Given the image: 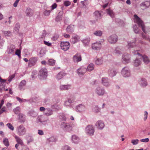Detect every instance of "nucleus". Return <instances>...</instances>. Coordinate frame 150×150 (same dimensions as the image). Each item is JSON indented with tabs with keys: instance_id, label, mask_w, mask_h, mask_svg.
<instances>
[{
	"instance_id": "1",
	"label": "nucleus",
	"mask_w": 150,
	"mask_h": 150,
	"mask_svg": "<svg viewBox=\"0 0 150 150\" xmlns=\"http://www.w3.org/2000/svg\"><path fill=\"white\" fill-rule=\"evenodd\" d=\"M134 22L137 23L139 26L141 27L142 30L144 33H146V31L145 29V26L143 21L136 15H134Z\"/></svg>"
},
{
	"instance_id": "2",
	"label": "nucleus",
	"mask_w": 150,
	"mask_h": 150,
	"mask_svg": "<svg viewBox=\"0 0 150 150\" xmlns=\"http://www.w3.org/2000/svg\"><path fill=\"white\" fill-rule=\"evenodd\" d=\"M16 131L18 134L19 136L24 135L25 134L26 132V128L22 125L17 127Z\"/></svg>"
},
{
	"instance_id": "3",
	"label": "nucleus",
	"mask_w": 150,
	"mask_h": 150,
	"mask_svg": "<svg viewBox=\"0 0 150 150\" xmlns=\"http://www.w3.org/2000/svg\"><path fill=\"white\" fill-rule=\"evenodd\" d=\"M121 74L125 77H128L130 76L131 73L129 68L127 67H124L121 71Z\"/></svg>"
},
{
	"instance_id": "4",
	"label": "nucleus",
	"mask_w": 150,
	"mask_h": 150,
	"mask_svg": "<svg viewBox=\"0 0 150 150\" xmlns=\"http://www.w3.org/2000/svg\"><path fill=\"white\" fill-rule=\"evenodd\" d=\"M39 76L40 79H43L47 76V70L45 68L41 69L39 71Z\"/></svg>"
},
{
	"instance_id": "5",
	"label": "nucleus",
	"mask_w": 150,
	"mask_h": 150,
	"mask_svg": "<svg viewBox=\"0 0 150 150\" xmlns=\"http://www.w3.org/2000/svg\"><path fill=\"white\" fill-rule=\"evenodd\" d=\"M87 134L89 135H93L94 132V128L91 125H88L86 128Z\"/></svg>"
},
{
	"instance_id": "6",
	"label": "nucleus",
	"mask_w": 150,
	"mask_h": 150,
	"mask_svg": "<svg viewBox=\"0 0 150 150\" xmlns=\"http://www.w3.org/2000/svg\"><path fill=\"white\" fill-rule=\"evenodd\" d=\"M61 127L64 130L68 131L72 130L73 129L71 125L66 123H63L61 124Z\"/></svg>"
},
{
	"instance_id": "7",
	"label": "nucleus",
	"mask_w": 150,
	"mask_h": 150,
	"mask_svg": "<svg viewBox=\"0 0 150 150\" xmlns=\"http://www.w3.org/2000/svg\"><path fill=\"white\" fill-rule=\"evenodd\" d=\"M61 47L64 51H67L69 49L70 47V43L67 42H61L60 44Z\"/></svg>"
},
{
	"instance_id": "8",
	"label": "nucleus",
	"mask_w": 150,
	"mask_h": 150,
	"mask_svg": "<svg viewBox=\"0 0 150 150\" xmlns=\"http://www.w3.org/2000/svg\"><path fill=\"white\" fill-rule=\"evenodd\" d=\"M95 93L98 96H103L105 93L104 89L100 87L96 88L95 90Z\"/></svg>"
},
{
	"instance_id": "9",
	"label": "nucleus",
	"mask_w": 150,
	"mask_h": 150,
	"mask_svg": "<svg viewBox=\"0 0 150 150\" xmlns=\"http://www.w3.org/2000/svg\"><path fill=\"white\" fill-rule=\"evenodd\" d=\"M134 54H138V57H142L143 59V61L144 63L146 64H148L150 62V60L148 57L145 55L142 56L140 54L138 53V52L137 51H135V53Z\"/></svg>"
},
{
	"instance_id": "10",
	"label": "nucleus",
	"mask_w": 150,
	"mask_h": 150,
	"mask_svg": "<svg viewBox=\"0 0 150 150\" xmlns=\"http://www.w3.org/2000/svg\"><path fill=\"white\" fill-rule=\"evenodd\" d=\"M117 40V37L115 34L111 35L109 37L108 39L109 42L111 43H114L116 42Z\"/></svg>"
},
{
	"instance_id": "11",
	"label": "nucleus",
	"mask_w": 150,
	"mask_h": 150,
	"mask_svg": "<svg viewBox=\"0 0 150 150\" xmlns=\"http://www.w3.org/2000/svg\"><path fill=\"white\" fill-rule=\"evenodd\" d=\"M101 47V43L100 41L94 43L92 44V49L94 50H99Z\"/></svg>"
},
{
	"instance_id": "12",
	"label": "nucleus",
	"mask_w": 150,
	"mask_h": 150,
	"mask_svg": "<svg viewBox=\"0 0 150 150\" xmlns=\"http://www.w3.org/2000/svg\"><path fill=\"white\" fill-rule=\"evenodd\" d=\"M130 55L128 54H125L122 56V61L124 63H128L130 62Z\"/></svg>"
},
{
	"instance_id": "13",
	"label": "nucleus",
	"mask_w": 150,
	"mask_h": 150,
	"mask_svg": "<svg viewBox=\"0 0 150 150\" xmlns=\"http://www.w3.org/2000/svg\"><path fill=\"white\" fill-rule=\"evenodd\" d=\"M150 6V2L146 1L140 4V6L143 9H145L148 8Z\"/></svg>"
},
{
	"instance_id": "14",
	"label": "nucleus",
	"mask_w": 150,
	"mask_h": 150,
	"mask_svg": "<svg viewBox=\"0 0 150 150\" xmlns=\"http://www.w3.org/2000/svg\"><path fill=\"white\" fill-rule=\"evenodd\" d=\"M96 126L100 129H102L104 127V124L102 121L99 120L96 124Z\"/></svg>"
},
{
	"instance_id": "15",
	"label": "nucleus",
	"mask_w": 150,
	"mask_h": 150,
	"mask_svg": "<svg viewBox=\"0 0 150 150\" xmlns=\"http://www.w3.org/2000/svg\"><path fill=\"white\" fill-rule=\"evenodd\" d=\"M86 71V69L83 67H81L77 70L78 73L79 75H82Z\"/></svg>"
},
{
	"instance_id": "16",
	"label": "nucleus",
	"mask_w": 150,
	"mask_h": 150,
	"mask_svg": "<svg viewBox=\"0 0 150 150\" xmlns=\"http://www.w3.org/2000/svg\"><path fill=\"white\" fill-rule=\"evenodd\" d=\"M18 120L21 123H23L25 121V116L23 114L19 113L18 115Z\"/></svg>"
},
{
	"instance_id": "17",
	"label": "nucleus",
	"mask_w": 150,
	"mask_h": 150,
	"mask_svg": "<svg viewBox=\"0 0 150 150\" xmlns=\"http://www.w3.org/2000/svg\"><path fill=\"white\" fill-rule=\"evenodd\" d=\"M33 10L30 8H28L26 10L25 13L27 16H32L33 15Z\"/></svg>"
},
{
	"instance_id": "18",
	"label": "nucleus",
	"mask_w": 150,
	"mask_h": 150,
	"mask_svg": "<svg viewBox=\"0 0 150 150\" xmlns=\"http://www.w3.org/2000/svg\"><path fill=\"white\" fill-rule=\"evenodd\" d=\"M140 85L142 87H144L147 85V83L146 79H141L139 81Z\"/></svg>"
},
{
	"instance_id": "19",
	"label": "nucleus",
	"mask_w": 150,
	"mask_h": 150,
	"mask_svg": "<svg viewBox=\"0 0 150 150\" xmlns=\"http://www.w3.org/2000/svg\"><path fill=\"white\" fill-rule=\"evenodd\" d=\"M66 75V74L63 71H61L56 76L57 79L59 80L62 78Z\"/></svg>"
},
{
	"instance_id": "20",
	"label": "nucleus",
	"mask_w": 150,
	"mask_h": 150,
	"mask_svg": "<svg viewBox=\"0 0 150 150\" xmlns=\"http://www.w3.org/2000/svg\"><path fill=\"white\" fill-rule=\"evenodd\" d=\"M81 57L79 55L76 54L73 57V60L75 62H78L81 61Z\"/></svg>"
},
{
	"instance_id": "21",
	"label": "nucleus",
	"mask_w": 150,
	"mask_h": 150,
	"mask_svg": "<svg viewBox=\"0 0 150 150\" xmlns=\"http://www.w3.org/2000/svg\"><path fill=\"white\" fill-rule=\"evenodd\" d=\"M102 84L105 86H108L110 85L108 80L107 78H102Z\"/></svg>"
},
{
	"instance_id": "22",
	"label": "nucleus",
	"mask_w": 150,
	"mask_h": 150,
	"mask_svg": "<svg viewBox=\"0 0 150 150\" xmlns=\"http://www.w3.org/2000/svg\"><path fill=\"white\" fill-rule=\"evenodd\" d=\"M72 140L73 142L76 144L77 143L80 141L79 138L75 135H73L72 137Z\"/></svg>"
},
{
	"instance_id": "23",
	"label": "nucleus",
	"mask_w": 150,
	"mask_h": 150,
	"mask_svg": "<svg viewBox=\"0 0 150 150\" xmlns=\"http://www.w3.org/2000/svg\"><path fill=\"white\" fill-rule=\"evenodd\" d=\"M103 58L102 57H100L96 59L95 63L97 65H100L103 63Z\"/></svg>"
},
{
	"instance_id": "24",
	"label": "nucleus",
	"mask_w": 150,
	"mask_h": 150,
	"mask_svg": "<svg viewBox=\"0 0 150 150\" xmlns=\"http://www.w3.org/2000/svg\"><path fill=\"white\" fill-rule=\"evenodd\" d=\"M37 60V58L36 57L31 58L29 60V64L33 65L36 62Z\"/></svg>"
},
{
	"instance_id": "25",
	"label": "nucleus",
	"mask_w": 150,
	"mask_h": 150,
	"mask_svg": "<svg viewBox=\"0 0 150 150\" xmlns=\"http://www.w3.org/2000/svg\"><path fill=\"white\" fill-rule=\"evenodd\" d=\"M77 110L78 111L81 112L85 110V107L82 105H80L76 107Z\"/></svg>"
},
{
	"instance_id": "26",
	"label": "nucleus",
	"mask_w": 150,
	"mask_h": 150,
	"mask_svg": "<svg viewBox=\"0 0 150 150\" xmlns=\"http://www.w3.org/2000/svg\"><path fill=\"white\" fill-rule=\"evenodd\" d=\"M74 99L73 98H69L68 101H66L65 102L64 105L66 106H68L71 103L74 102Z\"/></svg>"
},
{
	"instance_id": "27",
	"label": "nucleus",
	"mask_w": 150,
	"mask_h": 150,
	"mask_svg": "<svg viewBox=\"0 0 150 150\" xmlns=\"http://www.w3.org/2000/svg\"><path fill=\"white\" fill-rule=\"evenodd\" d=\"M44 113L46 115L49 116L52 114V111L50 109L47 108L46 109Z\"/></svg>"
},
{
	"instance_id": "28",
	"label": "nucleus",
	"mask_w": 150,
	"mask_h": 150,
	"mask_svg": "<svg viewBox=\"0 0 150 150\" xmlns=\"http://www.w3.org/2000/svg\"><path fill=\"white\" fill-rule=\"evenodd\" d=\"M71 86L69 85H62L60 86V88L61 90H68L70 88Z\"/></svg>"
},
{
	"instance_id": "29",
	"label": "nucleus",
	"mask_w": 150,
	"mask_h": 150,
	"mask_svg": "<svg viewBox=\"0 0 150 150\" xmlns=\"http://www.w3.org/2000/svg\"><path fill=\"white\" fill-rule=\"evenodd\" d=\"M141 63V61L139 58L136 59L134 62V65L135 66L137 67Z\"/></svg>"
},
{
	"instance_id": "30",
	"label": "nucleus",
	"mask_w": 150,
	"mask_h": 150,
	"mask_svg": "<svg viewBox=\"0 0 150 150\" xmlns=\"http://www.w3.org/2000/svg\"><path fill=\"white\" fill-rule=\"evenodd\" d=\"M94 69V65L93 64L91 63L88 65L86 69V71H91L93 70Z\"/></svg>"
},
{
	"instance_id": "31",
	"label": "nucleus",
	"mask_w": 150,
	"mask_h": 150,
	"mask_svg": "<svg viewBox=\"0 0 150 150\" xmlns=\"http://www.w3.org/2000/svg\"><path fill=\"white\" fill-rule=\"evenodd\" d=\"M74 29V26L73 25H70L68 26L67 28V30L69 32H72Z\"/></svg>"
},
{
	"instance_id": "32",
	"label": "nucleus",
	"mask_w": 150,
	"mask_h": 150,
	"mask_svg": "<svg viewBox=\"0 0 150 150\" xmlns=\"http://www.w3.org/2000/svg\"><path fill=\"white\" fill-rule=\"evenodd\" d=\"M3 34L5 36L10 37L12 35V33L10 31H3Z\"/></svg>"
},
{
	"instance_id": "33",
	"label": "nucleus",
	"mask_w": 150,
	"mask_h": 150,
	"mask_svg": "<svg viewBox=\"0 0 150 150\" xmlns=\"http://www.w3.org/2000/svg\"><path fill=\"white\" fill-rule=\"evenodd\" d=\"M15 138L16 141L18 144L21 145H22L23 144V142L22 140L19 137L17 136H16L15 137Z\"/></svg>"
},
{
	"instance_id": "34",
	"label": "nucleus",
	"mask_w": 150,
	"mask_h": 150,
	"mask_svg": "<svg viewBox=\"0 0 150 150\" xmlns=\"http://www.w3.org/2000/svg\"><path fill=\"white\" fill-rule=\"evenodd\" d=\"M26 82L25 80L22 81L19 85V88L21 90L23 89V87L25 86L26 84Z\"/></svg>"
},
{
	"instance_id": "35",
	"label": "nucleus",
	"mask_w": 150,
	"mask_h": 150,
	"mask_svg": "<svg viewBox=\"0 0 150 150\" xmlns=\"http://www.w3.org/2000/svg\"><path fill=\"white\" fill-rule=\"evenodd\" d=\"M106 12L112 17H114V13L110 9H107L106 10Z\"/></svg>"
},
{
	"instance_id": "36",
	"label": "nucleus",
	"mask_w": 150,
	"mask_h": 150,
	"mask_svg": "<svg viewBox=\"0 0 150 150\" xmlns=\"http://www.w3.org/2000/svg\"><path fill=\"white\" fill-rule=\"evenodd\" d=\"M55 60L52 59H50L48 60V63L49 65L52 66H53L55 63Z\"/></svg>"
},
{
	"instance_id": "37",
	"label": "nucleus",
	"mask_w": 150,
	"mask_h": 150,
	"mask_svg": "<svg viewBox=\"0 0 150 150\" xmlns=\"http://www.w3.org/2000/svg\"><path fill=\"white\" fill-rule=\"evenodd\" d=\"M102 32L100 30H97L93 34L96 36H100L102 35Z\"/></svg>"
},
{
	"instance_id": "38",
	"label": "nucleus",
	"mask_w": 150,
	"mask_h": 150,
	"mask_svg": "<svg viewBox=\"0 0 150 150\" xmlns=\"http://www.w3.org/2000/svg\"><path fill=\"white\" fill-rule=\"evenodd\" d=\"M15 49V47L13 45L12 46L9 50L8 53L9 54H11L12 53H13Z\"/></svg>"
},
{
	"instance_id": "39",
	"label": "nucleus",
	"mask_w": 150,
	"mask_h": 150,
	"mask_svg": "<svg viewBox=\"0 0 150 150\" xmlns=\"http://www.w3.org/2000/svg\"><path fill=\"white\" fill-rule=\"evenodd\" d=\"M3 143L6 146H8L9 145V142L7 138H5L3 140Z\"/></svg>"
},
{
	"instance_id": "40",
	"label": "nucleus",
	"mask_w": 150,
	"mask_h": 150,
	"mask_svg": "<svg viewBox=\"0 0 150 150\" xmlns=\"http://www.w3.org/2000/svg\"><path fill=\"white\" fill-rule=\"evenodd\" d=\"M59 118L61 120L63 121H65L66 119V118L65 115L62 113L60 114Z\"/></svg>"
},
{
	"instance_id": "41",
	"label": "nucleus",
	"mask_w": 150,
	"mask_h": 150,
	"mask_svg": "<svg viewBox=\"0 0 150 150\" xmlns=\"http://www.w3.org/2000/svg\"><path fill=\"white\" fill-rule=\"evenodd\" d=\"M135 43L134 42H129L128 43L127 47L128 48L132 47L135 45Z\"/></svg>"
},
{
	"instance_id": "42",
	"label": "nucleus",
	"mask_w": 150,
	"mask_h": 150,
	"mask_svg": "<svg viewBox=\"0 0 150 150\" xmlns=\"http://www.w3.org/2000/svg\"><path fill=\"white\" fill-rule=\"evenodd\" d=\"M20 110V108L19 107H17L13 110V111L16 114H18Z\"/></svg>"
},
{
	"instance_id": "43",
	"label": "nucleus",
	"mask_w": 150,
	"mask_h": 150,
	"mask_svg": "<svg viewBox=\"0 0 150 150\" xmlns=\"http://www.w3.org/2000/svg\"><path fill=\"white\" fill-rule=\"evenodd\" d=\"M139 141V140L138 139H132L131 141V143L133 145H135L138 144Z\"/></svg>"
},
{
	"instance_id": "44",
	"label": "nucleus",
	"mask_w": 150,
	"mask_h": 150,
	"mask_svg": "<svg viewBox=\"0 0 150 150\" xmlns=\"http://www.w3.org/2000/svg\"><path fill=\"white\" fill-rule=\"evenodd\" d=\"M6 125L12 131L14 129V127L11 123H8Z\"/></svg>"
},
{
	"instance_id": "45",
	"label": "nucleus",
	"mask_w": 150,
	"mask_h": 150,
	"mask_svg": "<svg viewBox=\"0 0 150 150\" xmlns=\"http://www.w3.org/2000/svg\"><path fill=\"white\" fill-rule=\"evenodd\" d=\"M51 11H48L47 10H46L44 11V14L45 16H49L50 14V13Z\"/></svg>"
},
{
	"instance_id": "46",
	"label": "nucleus",
	"mask_w": 150,
	"mask_h": 150,
	"mask_svg": "<svg viewBox=\"0 0 150 150\" xmlns=\"http://www.w3.org/2000/svg\"><path fill=\"white\" fill-rule=\"evenodd\" d=\"M133 29L134 32L136 33H139V30L136 25H134L133 26Z\"/></svg>"
},
{
	"instance_id": "47",
	"label": "nucleus",
	"mask_w": 150,
	"mask_h": 150,
	"mask_svg": "<svg viewBox=\"0 0 150 150\" xmlns=\"http://www.w3.org/2000/svg\"><path fill=\"white\" fill-rule=\"evenodd\" d=\"M94 14L97 17H100L101 16V13H100L98 11H96L94 12Z\"/></svg>"
},
{
	"instance_id": "48",
	"label": "nucleus",
	"mask_w": 150,
	"mask_h": 150,
	"mask_svg": "<svg viewBox=\"0 0 150 150\" xmlns=\"http://www.w3.org/2000/svg\"><path fill=\"white\" fill-rule=\"evenodd\" d=\"M43 117L42 116H40L38 117L37 120L38 122H42Z\"/></svg>"
},
{
	"instance_id": "49",
	"label": "nucleus",
	"mask_w": 150,
	"mask_h": 150,
	"mask_svg": "<svg viewBox=\"0 0 150 150\" xmlns=\"http://www.w3.org/2000/svg\"><path fill=\"white\" fill-rule=\"evenodd\" d=\"M16 99L17 100L19 101V102L21 103V102H25L26 101V100L25 99H21L20 98L18 97H16Z\"/></svg>"
},
{
	"instance_id": "50",
	"label": "nucleus",
	"mask_w": 150,
	"mask_h": 150,
	"mask_svg": "<svg viewBox=\"0 0 150 150\" xmlns=\"http://www.w3.org/2000/svg\"><path fill=\"white\" fill-rule=\"evenodd\" d=\"M5 90V86L3 84L1 83L0 84V92H2Z\"/></svg>"
},
{
	"instance_id": "51",
	"label": "nucleus",
	"mask_w": 150,
	"mask_h": 150,
	"mask_svg": "<svg viewBox=\"0 0 150 150\" xmlns=\"http://www.w3.org/2000/svg\"><path fill=\"white\" fill-rule=\"evenodd\" d=\"M149 141V139L148 138H146L142 139L140 140V141L143 142H147Z\"/></svg>"
},
{
	"instance_id": "52",
	"label": "nucleus",
	"mask_w": 150,
	"mask_h": 150,
	"mask_svg": "<svg viewBox=\"0 0 150 150\" xmlns=\"http://www.w3.org/2000/svg\"><path fill=\"white\" fill-rule=\"evenodd\" d=\"M62 20V17L58 15L56 18V21L57 22L59 21Z\"/></svg>"
},
{
	"instance_id": "53",
	"label": "nucleus",
	"mask_w": 150,
	"mask_h": 150,
	"mask_svg": "<svg viewBox=\"0 0 150 150\" xmlns=\"http://www.w3.org/2000/svg\"><path fill=\"white\" fill-rule=\"evenodd\" d=\"M71 4V2L69 1H65L64 3V5L66 6H69Z\"/></svg>"
},
{
	"instance_id": "54",
	"label": "nucleus",
	"mask_w": 150,
	"mask_h": 150,
	"mask_svg": "<svg viewBox=\"0 0 150 150\" xmlns=\"http://www.w3.org/2000/svg\"><path fill=\"white\" fill-rule=\"evenodd\" d=\"M148 115V112L146 111L144 112V120L145 121L147 119Z\"/></svg>"
},
{
	"instance_id": "55",
	"label": "nucleus",
	"mask_w": 150,
	"mask_h": 150,
	"mask_svg": "<svg viewBox=\"0 0 150 150\" xmlns=\"http://www.w3.org/2000/svg\"><path fill=\"white\" fill-rule=\"evenodd\" d=\"M21 53V51L19 50H16L15 54L19 57L20 56Z\"/></svg>"
},
{
	"instance_id": "56",
	"label": "nucleus",
	"mask_w": 150,
	"mask_h": 150,
	"mask_svg": "<svg viewBox=\"0 0 150 150\" xmlns=\"http://www.w3.org/2000/svg\"><path fill=\"white\" fill-rule=\"evenodd\" d=\"M78 40V38L77 37H74L72 39V41L74 43L77 42Z\"/></svg>"
},
{
	"instance_id": "57",
	"label": "nucleus",
	"mask_w": 150,
	"mask_h": 150,
	"mask_svg": "<svg viewBox=\"0 0 150 150\" xmlns=\"http://www.w3.org/2000/svg\"><path fill=\"white\" fill-rule=\"evenodd\" d=\"M15 77V75H11L9 77V78H8V81L10 82L11 81V80H12V79L14 78V77Z\"/></svg>"
},
{
	"instance_id": "58",
	"label": "nucleus",
	"mask_w": 150,
	"mask_h": 150,
	"mask_svg": "<svg viewBox=\"0 0 150 150\" xmlns=\"http://www.w3.org/2000/svg\"><path fill=\"white\" fill-rule=\"evenodd\" d=\"M62 150H70V149L69 146H65L62 147Z\"/></svg>"
},
{
	"instance_id": "59",
	"label": "nucleus",
	"mask_w": 150,
	"mask_h": 150,
	"mask_svg": "<svg viewBox=\"0 0 150 150\" xmlns=\"http://www.w3.org/2000/svg\"><path fill=\"white\" fill-rule=\"evenodd\" d=\"M6 110V108L5 107H3L0 111V114Z\"/></svg>"
},
{
	"instance_id": "60",
	"label": "nucleus",
	"mask_w": 150,
	"mask_h": 150,
	"mask_svg": "<svg viewBox=\"0 0 150 150\" xmlns=\"http://www.w3.org/2000/svg\"><path fill=\"white\" fill-rule=\"evenodd\" d=\"M57 5L56 3L54 4L51 6L52 10L55 8L57 7Z\"/></svg>"
},
{
	"instance_id": "61",
	"label": "nucleus",
	"mask_w": 150,
	"mask_h": 150,
	"mask_svg": "<svg viewBox=\"0 0 150 150\" xmlns=\"http://www.w3.org/2000/svg\"><path fill=\"white\" fill-rule=\"evenodd\" d=\"M19 28V25L18 24H16V26L14 30L17 31V32H18V29Z\"/></svg>"
},
{
	"instance_id": "62",
	"label": "nucleus",
	"mask_w": 150,
	"mask_h": 150,
	"mask_svg": "<svg viewBox=\"0 0 150 150\" xmlns=\"http://www.w3.org/2000/svg\"><path fill=\"white\" fill-rule=\"evenodd\" d=\"M44 43L46 45L48 46H50L51 45V43L49 42L44 41Z\"/></svg>"
},
{
	"instance_id": "63",
	"label": "nucleus",
	"mask_w": 150,
	"mask_h": 150,
	"mask_svg": "<svg viewBox=\"0 0 150 150\" xmlns=\"http://www.w3.org/2000/svg\"><path fill=\"white\" fill-rule=\"evenodd\" d=\"M38 134L40 135H42L44 134L43 131L40 130H38Z\"/></svg>"
},
{
	"instance_id": "64",
	"label": "nucleus",
	"mask_w": 150,
	"mask_h": 150,
	"mask_svg": "<svg viewBox=\"0 0 150 150\" xmlns=\"http://www.w3.org/2000/svg\"><path fill=\"white\" fill-rule=\"evenodd\" d=\"M46 35V31L44 30L42 32V34L41 35V37L42 38H44Z\"/></svg>"
}]
</instances>
